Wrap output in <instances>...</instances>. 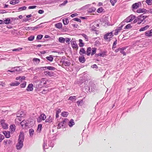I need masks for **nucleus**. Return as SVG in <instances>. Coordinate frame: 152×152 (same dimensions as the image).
Returning <instances> with one entry per match:
<instances>
[{
	"mask_svg": "<svg viewBox=\"0 0 152 152\" xmlns=\"http://www.w3.org/2000/svg\"><path fill=\"white\" fill-rule=\"evenodd\" d=\"M24 139V135L23 133H20L19 135L18 141L16 145V148L18 150L20 149L23 145V142Z\"/></svg>",
	"mask_w": 152,
	"mask_h": 152,
	"instance_id": "1",
	"label": "nucleus"
},
{
	"mask_svg": "<svg viewBox=\"0 0 152 152\" xmlns=\"http://www.w3.org/2000/svg\"><path fill=\"white\" fill-rule=\"evenodd\" d=\"M147 17L146 16L142 15L138 16L136 19H135L133 21V23L137 22L138 24H140Z\"/></svg>",
	"mask_w": 152,
	"mask_h": 152,
	"instance_id": "2",
	"label": "nucleus"
},
{
	"mask_svg": "<svg viewBox=\"0 0 152 152\" xmlns=\"http://www.w3.org/2000/svg\"><path fill=\"white\" fill-rule=\"evenodd\" d=\"M113 36V32H111L105 34L104 35L103 37L106 41H110V38Z\"/></svg>",
	"mask_w": 152,
	"mask_h": 152,
	"instance_id": "3",
	"label": "nucleus"
},
{
	"mask_svg": "<svg viewBox=\"0 0 152 152\" xmlns=\"http://www.w3.org/2000/svg\"><path fill=\"white\" fill-rule=\"evenodd\" d=\"M136 18V17L135 16L131 15L125 19L124 20V22L126 23L131 22L133 20L135 19Z\"/></svg>",
	"mask_w": 152,
	"mask_h": 152,
	"instance_id": "4",
	"label": "nucleus"
},
{
	"mask_svg": "<svg viewBox=\"0 0 152 152\" xmlns=\"http://www.w3.org/2000/svg\"><path fill=\"white\" fill-rule=\"evenodd\" d=\"M44 74L45 76H47L51 77H55V74L52 71H44Z\"/></svg>",
	"mask_w": 152,
	"mask_h": 152,
	"instance_id": "5",
	"label": "nucleus"
},
{
	"mask_svg": "<svg viewBox=\"0 0 152 152\" xmlns=\"http://www.w3.org/2000/svg\"><path fill=\"white\" fill-rule=\"evenodd\" d=\"M56 68L54 67H53L52 66H48L46 67H40L39 69H41L42 70H45L46 69H47L50 70H53L54 71L56 69Z\"/></svg>",
	"mask_w": 152,
	"mask_h": 152,
	"instance_id": "6",
	"label": "nucleus"
},
{
	"mask_svg": "<svg viewBox=\"0 0 152 152\" xmlns=\"http://www.w3.org/2000/svg\"><path fill=\"white\" fill-rule=\"evenodd\" d=\"M46 83V82L44 79H42L40 80H39V86L40 85V88L42 86H45Z\"/></svg>",
	"mask_w": 152,
	"mask_h": 152,
	"instance_id": "7",
	"label": "nucleus"
},
{
	"mask_svg": "<svg viewBox=\"0 0 152 152\" xmlns=\"http://www.w3.org/2000/svg\"><path fill=\"white\" fill-rule=\"evenodd\" d=\"M1 124L4 129H6L8 128V125L5 123L4 120H2L1 121Z\"/></svg>",
	"mask_w": 152,
	"mask_h": 152,
	"instance_id": "8",
	"label": "nucleus"
},
{
	"mask_svg": "<svg viewBox=\"0 0 152 152\" xmlns=\"http://www.w3.org/2000/svg\"><path fill=\"white\" fill-rule=\"evenodd\" d=\"M141 5V2H139L134 4L132 5V7L133 9H136L138 8L140 5Z\"/></svg>",
	"mask_w": 152,
	"mask_h": 152,
	"instance_id": "9",
	"label": "nucleus"
},
{
	"mask_svg": "<svg viewBox=\"0 0 152 152\" xmlns=\"http://www.w3.org/2000/svg\"><path fill=\"white\" fill-rule=\"evenodd\" d=\"M46 115L44 114H41L39 117V122L42 121V120H44L46 118Z\"/></svg>",
	"mask_w": 152,
	"mask_h": 152,
	"instance_id": "10",
	"label": "nucleus"
},
{
	"mask_svg": "<svg viewBox=\"0 0 152 152\" xmlns=\"http://www.w3.org/2000/svg\"><path fill=\"white\" fill-rule=\"evenodd\" d=\"M25 115V114L22 111H19L18 112L17 114V117H23Z\"/></svg>",
	"mask_w": 152,
	"mask_h": 152,
	"instance_id": "11",
	"label": "nucleus"
},
{
	"mask_svg": "<svg viewBox=\"0 0 152 152\" xmlns=\"http://www.w3.org/2000/svg\"><path fill=\"white\" fill-rule=\"evenodd\" d=\"M20 124L22 127H24L26 126H28V124L25 120H23L22 122H20Z\"/></svg>",
	"mask_w": 152,
	"mask_h": 152,
	"instance_id": "12",
	"label": "nucleus"
},
{
	"mask_svg": "<svg viewBox=\"0 0 152 152\" xmlns=\"http://www.w3.org/2000/svg\"><path fill=\"white\" fill-rule=\"evenodd\" d=\"M122 26L118 27L115 30V32L114 34L115 35H117L118 34V32H119L122 29Z\"/></svg>",
	"mask_w": 152,
	"mask_h": 152,
	"instance_id": "13",
	"label": "nucleus"
},
{
	"mask_svg": "<svg viewBox=\"0 0 152 152\" xmlns=\"http://www.w3.org/2000/svg\"><path fill=\"white\" fill-rule=\"evenodd\" d=\"M90 29L91 30L93 31H96L97 28L95 24H91L90 25Z\"/></svg>",
	"mask_w": 152,
	"mask_h": 152,
	"instance_id": "14",
	"label": "nucleus"
},
{
	"mask_svg": "<svg viewBox=\"0 0 152 152\" xmlns=\"http://www.w3.org/2000/svg\"><path fill=\"white\" fill-rule=\"evenodd\" d=\"M67 120L68 119L67 118H65L62 122H60L58 124V126L60 127L63 126L66 124Z\"/></svg>",
	"mask_w": 152,
	"mask_h": 152,
	"instance_id": "15",
	"label": "nucleus"
},
{
	"mask_svg": "<svg viewBox=\"0 0 152 152\" xmlns=\"http://www.w3.org/2000/svg\"><path fill=\"white\" fill-rule=\"evenodd\" d=\"M145 35L148 37L152 36V29L146 31L145 32Z\"/></svg>",
	"mask_w": 152,
	"mask_h": 152,
	"instance_id": "16",
	"label": "nucleus"
},
{
	"mask_svg": "<svg viewBox=\"0 0 152 152\" xmlns=\"http://www.w3.org/2000/svg\"><path fill=\"white\" fill-rule=\"evenodd\" d=\"M33 85L32 84H29L26 88L27 91H31L33 90Z\"/></svg>",
	"mask_w": 152,
	"mask_h": 152,
	"instance_id": "17",
	"label": "nucleus"
},
{
	"mask_svg": "<svg viewBox=\"0 0 152 152\" xmlns=\"http://www.w3.org/2000/svg\"><path fill=\"white\" fill-rule=\"evenodd\" d=\"M146 10L145 9L140 8L137 10V12L138 13H146Z\"/></svg>",
	"mask_w": 152,
	"mask_h": 152,
	"instance_id": "18",
	"label": "nucleus"
},
{
	"mask_svg": "<svg viewBox=\"0 0 152 152\" xmlns=\"http://www.w3.org/2000/svg\"><path fill=\"white\" fill-rule=\"evenodd\" d=\"M79 60L80 62L82 63H84L86 61L85 58L83 56H80L79 58Z\"/></svg>",
	"mask_w": 152,
	"mask_h": 152,
	"instance_id": "19",
	"label": "nucleus"
},
{
	"mask_svg": "<svg viewBox=\"0 0 152 152\" xmlns=\"http://www.w3.org/2000/svg\"><path fill=\"white\" fill-rule=\"evenodd\" d=\"M20 1L19 0H12L10 1V4L12 5H15L19 3Z\"/></svg>",
	"mask_w": 152,
	"mask_h": 152,
	"instance_id": "20",
	"label": "nucleus"
},
{
	"mask_svg": "<svg viewBox=\"0 0 152 152\" xmlns=\"http://www.w3.org/2000/svg\"><path fill=\"white\" fill-rule=\"evenodd\" d=\"M72 46L74 49H75L76 50H77L78 48L77 44L73 42L72 44Z\"/></svg>",
	"mask_w": 152,
	"mask_h": 152,
	"instance_id": "21",
	"label": "nucleus"
},
{
	"mask_svg": "<svg viewBox=\"0 0 152 152\" xmlns=\"http://www.w3.org/2000/svg\"><path fill=\"white\" fill-rule=\"evenodd\" d=\"M53 118L50 116L48 118H47L45 120V122L49 123H52L53 122Z\"/></svg>",
	"mask_w": 152,
	"mask_h": 152,
	"instance_id": "22",
	"label": "nucleus"
},
{
	"mask_svg": "<svg viewBox=\"0 0 152 152\" xmlns=\"http://www.w3.org/2000/svg\"><path fill=\"white\" fill-rule=\"evenodd\" d=\"M126 49V48L125 47H122L121 48H119L120 53L122 54H123L124 56H126V52L124 51V50Z\"/></svg>",
	"mask_w": 152,
	"mask_h": 152,
	"instance_id": "23",
	"label": "nucleus"
},
{
	"mask_svg": "<svg viewBox=\"0 0 152 152\" xmlns=\"http://www.w3.org/2000/svg\"><path fill=\"white\" fill-rule=\"evenodd\" d=\"M149 27V25H147L144 27H141L139 30V31H142L146 30L148 29Z\"/></svg>",
	"mask_w": 152,
	"mask_h": 152,
	"instance_id": "24",
	"label": "nucleus"
},
{
	"mask_svg": "<svg viewBox=\"0 0 152 152\" xmlns=\"http://www.w3.org/2000/svg\"><path fill=\"white\" fill-rule=\"evenodd\" d=\"M62 25L61 23H58L55 24V27L58 28H61L62 27Z\"/></svg>",
	"mask_w": 152,
	"mask_h": 152,
	"instance_id": "25",
	"label": "nucleus"
},
{
	"mask_svg": "<svg viewBox=\"0 0 152 152\" xmlns=\"http://www.w3.org/2000/svg\"><path fill=\"white\" fill-rule=\"evenodd\" d=\"M3 133L6 138H8L10 137V134L9 132L4 131L3 132Z\"/></svg>",
	"mask_w": 152,
	"mask_h": 152,
	"instance_id": "26",
	"label": "nucleus"
},
{
	"mask_svg": "<svg viewBox=\"0 0 152 152\" xmlns=\"http://www.w3.org/2000/svg\"><path fill=\"white\" fill-rule=\"evenodd\" d=\"M63 22L64 25H67L69 23V20L68 18H66L65 19H64L63 20Z\"/></svg>",
	"mask_w": 152,
	"mask_h": 152,
	"instance_id": "27",
	"label": "nucleus"
},
{
	"mask_svg": "<svg viewBox=\"0 0 152 152\" xmlns=\"http://www.w3.org/2000/svg\"><path fill=\"white\" fill-rule=\"evenodd\" d=\"M11 143L12 141L10 140H4V144L7 145L10 144Z\"/></svg>",
	"mask_w": 152,
	"mask_h": 152,
	"instance_id": "28",
	"label": "nucleus"
},
{
	"mask_svg": "<svg viewBox=\"0 0 152 152\" xmlns=\"http://www.w3.org/2000/svg\"><path fill=\"white\" fill-rule=\"evenodd\" d=\"M75 124V122L72 119H71L69 121V126L71 127L72 126L74 125Z\"/></svg>",
	"mask_w": 152,
	"mask_h": 152,
	"instance_id": "29",
	"label": "nucleus"
},
{
	"mask_svg": "<svg viewBox=\"0 0 152 152\" xmlns=\"http://www.w3.org/2000/svg\"><path fill=\"white\" fill-rule=\"evenodd\" d=\"M91 48L90 47H88L87 49L86 52V54L87 56H89L91 54Z\"/></svg>",
	"mask_w": 152,
	"mask_h": 152,
	"instance_id": "30",
	"label": "nucleus"
},
{
	"mask_svg": "<svg viewBox=\"0 0 152 152\" xmlns=\"http://www.w3.org/2000/svg\"><path fill=\"white\" fill-rule=\"evenodd\" d=\"M20 84V83L18 81H15L10 84V85L12 86H18Z\"/></svg>",
	"mask_w": 152,
	"mask_h": 152,
	"instance_id": "31",
	"label": "nucleus"
},
{
	"mask_svg": "<svg viewBox=\"0 0 152 152\" xmlns=\"http://www.w3.org/2000/svg\"><path fill=\"white\" fill-rule=\"evenodd\" d=\"M79 53L80 55H83L86 53V51L83 48H82L80 50Z\"/></svg>",
	"mask_w": 152,
	"mask_h": 152,
	"instance_id": "32",
	"label": "nucleus"
},
{
	"mask_svg": "<svg viewBox=\"0 0 152 152\" xmlns=\"http://www.w3.org/2000/svg\"><path fill=\"white\" fill-rule=\"evenodd\" d=\"M58 41L61 43H64L65 41V38L62 37H60L59 38Z\"/></svg>",
	"mask_w": 152,
	"mask_h": 152,
	"instance_id": "33",
	"label": "nucleus"
},
{
	"mask_svg": "<svg viewBox=\"0 0 152 152\" xmlns=\"http://www.w3.org/2000/svg\"><path fill=\"white\" fill-rule=\"evenodd\" d=\"M79 46H80V47H82L84 45V44L83 42V40L81 39H79Z\"/></svg>",
	"mask_w": 152,
	"mask_h": 152,
	"instance_id": "34",
	"label": "nucleus"
},
{
	"mask_svg": "<svg viewBox=\"0 0 152 152\" xmlns=\"http://www.w3.org/2000/svg\"><path fill=\"white\" fill-rule=\"evenodd\" d=\"M68 2V1L67 0H65L62 3L59 4V6L60 7H61L63 6H64Z\"/></svg>",
	"mask_w": 152,
	"mask_h": 152,
	"instance_id": "35",
	"label": "nucleus"
},
{
	"mask_svg": "<svg viewBox=\"0 0 152 152\" xmlns=\"http://www.w3.org/2000/svg\"><path fill=\"white\" fill-rule=\"evenodd\" d=\"M69 113L68 112L66 111H64L61 113V115L64 117H66L68 115Z\"/></svg>",
	"mask_w": 152,
	"mask_h": 152,
	"instance_id": "36",
	"label": "nucleus"
},
{
	"mask_svg": "<svg viewBox=\"0 0 152 152\" xmlns=\"http://www.w3.org/2000/svg\"><path fill=\"white\" fill-rule=\"evenodd\" d=\"M4 22L7 24H9L10 22V19L9 18H7L4 21Z\"/></svg>",
	"mask_w": 152,
	"mask_h": 152,
	"instance_id": "37",
	"label": "nucleus"
},
{
	"mask_svg": "<svg viewBox=\"0 0 152 152\" xmlns=\"http://www.w3.org/2000/svg\"><path fill=\"white\" fill-rule=\"evenodd\" d=\"M77 105L78 106H80V104H83V99L81 100H78L77 102Z\"/></svg>",
	"mask_w": 152,
	"mask_h": 152,
	"instance_id": "38",
	"label": "nucleus"
},
{
	"mask_svg": "<svg viewBox=\"0 0 152 152\" xmlns=\"http://www.w3.org/2000/svg\"><path fill=\"white\" fill-rule=\"evenodd\" d=\"M46 58L50 61H52L53 60V58L51 56H48L46 57Z\"/></svg>",
	"mask_w": 152,
	"mask_h": 152,
	"instance_id": "39",
	"label": "nucleus"
},
{
	"mask_svg": "<svg viewBox=\"0 0 152 152\" xmlns=\"http://www.w3.org/2000/svg\"><path fill=\"white\" fill-rule=\"evenodd\" d=\"M15 125H11L10 126V129L12 131H14L15 129Z\"/></svg>",
	"mask_w": 152,
	"mask_h": 152,
	"instance_id": "40",
	"label": "nucleus"
},
{
	"mask_svg": "<svg viewBox=\"0 0 152 152\" xmlns=\"http://www.w3.org/2000/svg\"><path fill=\"white\" fill-rule=\"evenodd\" d=\"M106 55L105 53H99L96 54V56H101L104 57V56H106Z\"/></svg>",
	"mask_w": 152,
	"mask_h": 152,
	"instance_id": "41",
	"label": "nucleus"
},
{
	"mask_svg": "<svg viewBox=\"0 0 152 152\" xmlns=\"http://www.w3.org/2000/svg\"><path fill=\"white\" fill-rule=\"evenodd\" d=\"M96 51V48H92V52L91 53V55H93L94 54Z\"/></svg>",
	"mask_w": 152,
	"mask_h": 152,
	"instance_id": "42",
	"label": "nucleus"
},
{
	"mask_svg": "<svg viewBox=\"0 0 152 152\" xmlns=\"http://www.w3.org/2000/svg\"><path fill=\"white\" fill-rule=\"evenodd\" d=\"M14 69L15 71L17 72H19L21 70V69L19 68V67H15Z\"/></svg>",
	"mask_w": 152,
	"mask_h": 152,
	"instance_id": "43",
	"label": "nucleus"
},
{
	"mask_svg": "<svg viewBox=\"0 0 152 152\" xmlns=\"http://www.w3.org/2000/svg\"><path fill=\"white\" fill-rule=\"evenodd\" d=\"M34 130L32 129H31L29 130V133L30 135L31 136L33 135L34 134Z\"/></svg>",
	"mask_w": 152,
	"mask_h": 152,
	"instance_id": "44",
	"label": "nucleus"
},
{
	"mask_svg": "<svg viewBox=\"0 0 152 152\" xmlns=\"http://www.w3.org/2000/svg\"><path fill=\"white\" fill-rule=\"evenodd\" d=\"M26 84V82H24L23 83L21 84L20 85V87L21 88H24L25 87Z\"/></svg>",
	"mask_w": 152,
	"mask_h": 152,
	"instance_id": "45",
	"label": "nucleus"
},
{
	"mask_svg": "<svg viewBox=\"0 0 152 152\" xmlns=\"http://www.w3.org/2000/svg\"><path fill=\"white\" fill-rule=\"evenodd\" d=\"M146 2L149 5H151L152 4V0H146Z\"/></svg>",
	"mask_w": 152,
	"mask_h": 152,
	"instance_id": "46",
	"label": "nucleus"
},
{
	"mask_svg": "<svg viewBox=\"0 0 152 152\" xmlns=\"http://www.w3.org/2000/svg\"><path fill=\"white\" fill-rule=\"evenodd\" d=\"M103 9L102 7H100L97 10V12L99 13H101L103 10Z\"/></svg>",
	"mask_w": 152,
	"mask_h": 152,
	"instance_id": "47",
	"label": "nucleus"
},
{
	"mask_svg": "<svg viewBox=\"0 0 152 152\" xmlns=\"http://www.w3.org/2000/svg\"><path fill=\"white\" fill-rule=\"evenodd\" d=\"M110 2L111 3L112 5L114 6L115 4L117 2V0H110Z\"/></svg>",
	"mask_w": 152,
	"mask_h": 152,
	"instance_id": "48",
	"label": "nucleus"
},
{
	"mask_svg": "<svg viewBox=\"0 0 152 152\" xmlns=\"http://www.w3.org/2000/svg\"><path fill=\"white\" fill-rule=\"evenodd\" d=\"M21 117H17L15 120L16 121L18 122V123H20L21 121Z\"/></svg>",
	"mask_w": 152,
	"mask_h": 152,
	"instance_id": "49",
	"label": "nucleus"
},
{
	"mask_svg": "<svg viewBox=\"0 0 152 152\" xmlns=\"http://www.w3.org/2000/svg\"><path fill=\"white\" fill-rule=\"evenodd\" d=\"M27 7L26 6H23L21 7H20L19 8L18 10L20 11H22L23 10H25L26 9Z\"/></svg>",
	"mask_w": 152,
	"mask_h": 152,
	"instance_id": "50",
	"label": "nucleus"
},
{
	"mask_svg": "<svg viewBox=\"0 0 152 152\" xmlns=\"http://www.w3.org/2000/svg\"><path fill=\"white\" fill-rule=\"evenodd\" d=\"M76 97V96H70L68 99L69 100H70L72 101H73V100L75 99V98Z\"/></svg>",
	"mask_w": 152,
	"mask_h": 152,
	"instance_id": "51",
	"label": "nucleus"
},
{
	"mask_svg": "<svg viewBox=\"0 0 152 152\" xmlns=\"http://www.w3.org/2000/svg\"><path fill=\"white\" fill-rule=\"evenodd\" d=\"M82 36L85 38V39L86 41H88V37L86 34H82Z\"/></svg>",
	"mask_w": 152,
	"mask_h": 152,
	"instance_id": "52",
	"label": "nucleus"
},
{
	"mask_svg": "<svg viewBox=\"0 0 152 152\" xmlns=\"http://www.w3.org/2000/svg\"><path fill=\"white\" fill-rule=\"evenodd\" d=\"M34 36H31L28 37V39L29 41H32L34 39Z\"/></svg>",
	"mask_w": 152,
	"mask_h": 152,
	"instance_id": "53",
	"label": "nucleus"
},
{
	"mask_svg": "<svg viewBox=\"0 0 152 152\" xmlns=\"http://www.w3.org/2000/svg\"><path fill=\"white\" fill-rule=\"evenodd\" d=\"M73 20L74 21H77L79 22H81V20H80V19L78 18H74L73 19Z\"/></svg>",
	"mask_w": 152,
	"mask_h": 152,
	"instance_id": "54",
	"label": "nucleus"
},
{
	"mask_svg": "<svg viewBox=\"0 0 152 152\" xmlns=\"http://www.w3.org/2000/svg\"><path fill=\"white\" fill-rule=\"evenodd\" d=\"M22 48H18L16 49H14L12 50V51H19L20 50H22Z\"/></svg>",
	"mask_w": 152,
	"mask_h": 152,
	"instance_id": "55",
	"label": "nucleus"
},
{
	"mask_svg": "<svg viewBox=\"0 0 152 152\" xmlns=\"http://www.w3.org/2000/svg\"><path fill=\"white\" fill-rule=\"evenodd\" d=\"M117 44V40L116 39H115V40L114 42L113 43V48H115V46Z\"/></svg>",
	"mask_w": 152,
	"mask_h": 152,
	"instance_id": "56",
	"label": "nucleus"
},
{
	"mask_svg": "<svg viewBox=\"0 0 152 152\" xmlns=\"http://www.w3.org/2000/svg\"><path fill=\"white\" fill-rule=\"evenodd\" d=\"M71 39L68 38H65V40L66 42L68 43H69Z\"/></svg>",
	"mask_w": 152,
	"mask_h": 152,
	"instance_id": "57",
	"label": "nucleus"
},
{
	"mask_svg": "<svg viewBox=\"0 0 152 152\" xmlns=\"http://www.w3.org/2000/svg\"><path fill=\"white\" fill-rule=\"evenodd\" d=\"M4 136L2 134H0V141L1 142L4 139Z\"/></svg>",
	"mask_w": 152,
	"mask_h": 152,
	"instance_id": "58",
	"label": "nucleus"
},
{
	"mask_svg": "<svg viewBox=\"0 0 152 152\" xmlns=\"http://www.w3.org/2000/svg\"><path fill=\"white\" fill-rule=\"evenodd\" d=\"M146 13L152 14V9H150L148 10H146Z\"/></svg>",
	"mask_w": 152,
	"mask_h": 152,
	"instance_id": "59",
	"label": "nucleus"
},
{
	"mask_svg": "<svg viewBox=\"0 0 152 152\" xmlns=\"http://www.w3.org/2000/svg\"><path fill=\"white\" fill-rule=\"evenodd\" d=\"M131 26L130 24H128L125 26V28L128 29L131 28Z\"/></svg>",
	"mask_w": 152,
	"mask_h": 152,
	"instance_id": "60",
	"label": "nucleus"
},
{
	"mask_svg": "<svg viewBox=\"0 0 152 152\" xmlns=\"http://www.w3.org/2000/svg\"><path fill=\"white\" fill-rule=\"evenodd\" d=\"M48 91V90H45L44 89H43V91H42L41 92H40V93H42L43 94H45L47 93V92Z\"/></svg>",
	"mask_w": 152,
	"mask_h": 152,
	"instance_id": "61",
	"label": "nucleus"
},
{
	"mask_svg": "<svg viewBox=\"0 0 152 152\" xmlns=\"http://www.w3.org/2000/svg\"><path fill=\"white\" fill-rule=\"evenodd\" d=\"M78 15V14H77V13H74V14H72L71 15V16L72 17H75V16H77V15Z\"/></svg>",
	"mask_w": 152,
	"mask_h": 152,
	"instance_id": "62",
	"label": "nucleus"
},
{
	"mask_svg": "<svg viewBox=\"0 0 152 152\" xmlns=\"http://www.w3.org/2000/svg\"><path fill=\"white\" fill-rule=\"evenodd\" d=\"M5 85V84L4 82H0V86H4Z\"/></svg>",
	"mask_w": 152,
	"mask_h": 152,
	"instance_id": "63",
	"label": "nucleus"
},
{
	"mask_svg": "<svg viewBox=\"0 0 152 152\" xmlns=\"http://www.w3.org/2000/svg\"><path fill=\"white\" fill-rule=\"evenodd\" d=\"M36 7V6H30L28 7V8L29 9H33L35 8Z\"/></svg>",
	"mask_w": 152,
	"mask_h": 152,
	"instance_id": "64",
	"label": "nucleus"
}]
</instances>
